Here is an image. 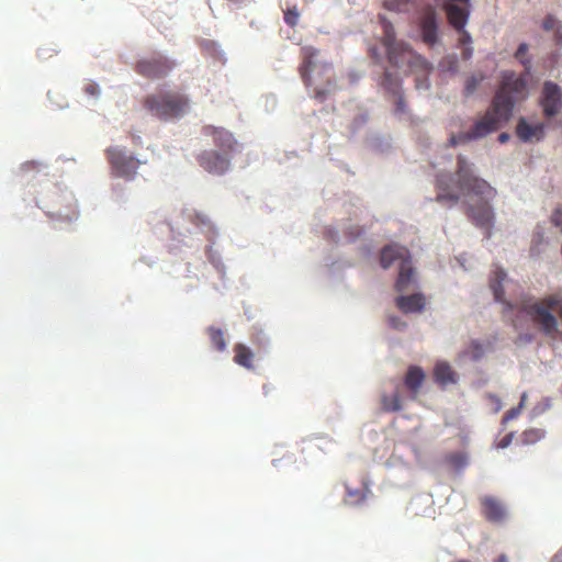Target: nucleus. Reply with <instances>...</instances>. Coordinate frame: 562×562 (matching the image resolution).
Returning a JSON list of instances; mask_svg holds the SVG:
<instances>
[{"label":"nucleus","mask_w":562,"mask_h":562,"mask_svg":"<svg viewBox=\"0 0 562 562\" xmlns=\"http://www.w3.org/2000/svg\"><path fill=\"white\" fill-rule=\"evenodd\" d=\"M509 137H510V136H509V134H507V133H501V134L498 135V142H499V143H502V144H504V143H506V142L509 139Z\"/></svg>","instance_id":"e433bc0d"},{"label":"nucleus","mask_w":562,"mask_h":562,"mask_svg":"<svg viewBox=\"0 0 562 562\" xmlns=\"http://www.w3.org/2000/svg\"><path fill=\"white\" fill-rule=\"evenodd\" d=\"M284 4H285V8L282 9L284 22L289 26L294 27L297 25V22L300 19L299 8L295 3V0H285Z\"/></svg>","instance_id":"412c9836"},{"label":"nucleus","mask_w":562,"mask_h":562,"mask_svg":"<svg viewBox=\"0 0 562 562\" xmlns=\"http://www.w3.org/2000/svg\"><path fill=\"white\" fill-rule=\"evenodd\" d=\"M40 167H41V164H37L35 161H26L21 166V170L23 172H30L33 170H38Z\"/></svg>","instance_id":"473e14b6"},{"label":"nucleus","mask_w":562,"mask_h":562,"mask_svg":"<svg viewBox=\"0 0 562 562\" xmlns=\"http://www.w3.org/2000/svg\"><path fill=\"white\" fill-rule=\"evenodd\" d=\"M370 54H371L372 58L375 59V61H380V56H379V53H378L376 48H371L370 49Z\"/></svg>","instance_id":"4c0bfd02"},{"label":"nucleus","mask_w":562,"mask_h":562,"mask_svg":"<svg viewBox=\"0 0 562 562\" xmlns=\"http://www.w3.org/2000/svg\"><path fill=\"white\" fill-rule=\"evenodd\" d=\"M199 165L209 173L223 175L231 166V157L216 150H204L198 156Z\"/></svg>","instance_id":"9d476101"},{"label":"nucleus","mask_w":562,"mask_h":562,"mask_svg":"<svg viewBox=\"0 0 562 562\" xmlns=\"http://www.w3.org/2000/svg\"><path fill=\"white\" fill-rule=\"evenodd\" d=\"M527 50V44L521 43L516 52V57L520 60L522 65H525V53Z\"/></svg>","instance_id":"72a5a7b5"},{"label":"nucleus","mask_w":562,"mask_h":562,"mask_svg":"<svg viewBox=\"0 0 562 562\" xmlns=\"http://www.w3.org/2000/svg\"><path fill=\"white\" fill-rule=\"evenodd\" d=\"M419 27L424 43L432 46L438 41V23L436 11L432 7H426L419 18Z\"/></svg>","instance_id":"f8f14e48"},{"label":"nucleus","mask_w":562,"mask_h":562,"mask_svg":"<svg viewBox=\"0 0 562 562\" xmlns=\"http://www.w3.org/2000/svg\"><path fill=\"white\" fill-rule=\"evenodd\" d=\"M469 0H443L442 7L447 12L449 23L460 33V43L469 44L470 34L464 30L469 18Z\"/></svg>","instance_id":"6e6552de"},{"label":"nucleus","mask_w":562,"mask_h":562,"mask_svg":"<svg viewBox=\"0 0 562 562\" xmlns=\"http://www.w3.org/2000/svg\"><path fill=\"white\" fill-rule=\"evenodd\" d=\"M362 234V228L358 225H350L345 232L348 241H355Z\"/></svg>","instance_id":"bb28decb"},{"label":"nucleus","mask_w":562,"mask_h":562,"mask_svg":"<svg viewBox=\"0 0 562 562\" xmlns=\"http://www.w3.org/2000/svg\"><path fill=\"white\" fill-rule=\"evenodd\" d=\"M234 361L240 367H244L248 370L254 368L252 360H254V352L250 350L249 347H247L244 344H236L234 346Z\"/></svg>","instance_id":"a211bd4d"},{"label":"nucleus","mask_w":562,"mask_h":562,"mask_svg":"<svg viewBox=\"0 0 562 562\" xmlns=\"http://www.w3.org/2000/svg\"><path fill=\"white\" fill-rule=\"evenodd\" d=\"M319 74L324 78L325 85L315 87L313 98L319 102H324L336 91L337 86L334 78L333 68L329 65H323L321 67Z\"/></svg>","instance_id":"4468645a"},{"label":"nucleus","mask_w":562,"mask_h":562,"mask_svg":"<svg viewBox=\"0 0 562 562\" xmlns=\"http://www.w3.org/2000/svg\"><path fill=\"white\" fill-rule=\"evenodd\" d=\"M471 55H472V49H471V48H465V49L463 50V57H464L465 59L470 58V57H471Z\"/></svg>","instance_id":"58836bf2"},{"label":"nucleus","mask_w":562,"mask_h":562,"mask_svg":"<svg viewBox=\"0 0 562 562\" xmlns=\"http://www.w3.org/2000/svg\"><path fill=\"white\" fill-rule=\"evenodd\" d=\"M106 158L115 176L131 180L136 175L139 161L119 147L106 149Z\"/></svg>","instance_id":"1a4fd4ad"},{"label":"nucleus","mask_w":562,"mask_h":562,"mask_svg":"<svg viewBox=\"0 0 562 562\" xmlns=\"http://www.w3.org/2000/svg\"><path fill=\"white\" fill-rule=\"evenodd\" d=\"M445 462L454 471H461L469 464V457L463 451L450 452L445 457Z\"/></svg>","instance_id":"aec40b11"},{"label":"nucleus","mask_w":562,"mask_h":562,"mask_svg":"<svg viewBox=\"0 0 562 562\" xmlns=\"http://www.w3.org/2000/svg\"><path fill=\"white\" fill-rule=\"evenodd\" d=\"M527 85L524 76L517 77L512 71H505L502 76V85L497 90L491 109L477 121L471 131L453 135L450 138L451 145L456 146L472 139H477L496 131L502 122L508 121L517 99Z\"/></svg>","instance_id":"f03ea898"},{"label":"nucleus","mask_w":562,"mask_h":562,"mask_svg":"<svg viewBox=\"0 0 562 562\" xmlns=\"http://www.w3.org/2000/svg\"><path fill=\"white\" fill-rule=\"evenodd\" d=\"M383 30L382 44L386 49L389 63L409 71L427 70V60L418 55L408 44L396 40L393 24L384 15H379Z\"/></svg>","instance_id":"7ed1b4c3"},{"label":"nucleus","mask_w":562,"mask_h":562,"mask_svg":"<svg viewBox=\"0 0 562 562\" xmlns=\"http://www.w3.org/2000/svg\"><path fill=\"white\" fill-rule=\"evenodd\" d=\"M483 353V347L479 341H472L467 350V355H469L473 360L480 359Z\"/></svg>","instance_id":"a878e982"},{"label":"nucleus","mask_w":562,"mask_h":562,"mask_svg":"<svg viewBox=\"0 0 562 562\" xmlns=\"http://www.w3.org/2000/svg\"><path fill=\"white\" fill-rule=\"evenodd\" d=\"M435 187V200L440 204L452 206L460 201L461 195L464 196L467 217L484 232L486 238L491 237L495 224V212L491 202L497 195V191L473 172L463 156H458L456 173L438 175Z\"/></svg>","instance_id":"f257e3e1"},{"label":"nucleus","mask_w":562,"mask_h":562,"mask_svg":"<svg viewBox=\"0 0 562 562\" xmlns=\"http://www.w3.org/2000/svg\"><path fill=\"white\" fill-rule=\"evenodd\" d=\"M394 97V102H395V112L397 114H403V113H406V104H405V100H404V97H403V93H398V94H395L393 95Z\"/></svg>","instance_id":"7c9ffc66"},{"label":"nucleus","mask_w":562,"mask_h":562,"mask_svg":"<svg viewBox=\"0 0 562 562\" xmlns=\"http://www.w3.org/2000/svg\"><path fill=\"white\" fill-rule=\"evenodd\" d=\"M423 72L422 76H417L416 78V88L417 89H428L429 88V80H428V72H429V64L427 63V70H419Z\"/></svg>","instance_id":"cd10ccee"},{"label":"nucleus","mask_w":562,"mask_h":562,"mask_svg":"<svg viewBox=\"0 0 562 562\" xmlns=\"http://www.w3.org/2000/svg\"><path fill=\"white\" fill-rule=\"evenodd\" d=\"M488 286L493 292L495 301L504 304V317L510 321L515 328L522 327L527 318V303L525 299H521L519 302L505 299L504 286L512 290L516 288V284L507 278L506 272L497 265L493 266Z\"/></svg>","instance_id":"39448f33"},{"label":"nucleus","mask_w":562,"mask_h":562,"mask_svg":"<svg viewBox=\"0 0 562 562\" xmlns=\"http://www.w3.org/2000/svg\"><path fill=\"white\" fill-rule=\"evenodd\" d=\"M318 55L319 50L313 46H304L301 48L302 63L299 72L306 86L312 85L311 72L315 68V59Z\"/></svg>","instance_id":"ddd939ff"},{"label":"nucleus","mask_w":562,"mask_h":562,"mask_svg":"<svg viewBox=\"0 0 562 562\" xmlns=\"http://www.w3.org/2000/svg\"><path fill=\"white\" fill-rule=\"evenodd\" d=\"M396 306L405 314L422 312L425 307V297L420 293L401 295L396 297Z\"/></svg>","instance_id":"dca6fc26"},{"label":"nucleus","mask_w":562,"mask_h":562,"mask_svg":"<svg viewBox=\"0 0 562 562\" xmlns=\"http://www.w3.org/2000/svg\"><path fill=\"white\" fill-rule=\"evenodd\" d=\"M207 334H209L211 344L217 351H224L226 349V340H225L224 333L222 329L216 328L214 326H210L207 328Z\"/></svg>","instance_id":"5701e85b"},{"label":"nucleus","mask_w":562,"mask_h":562,"mask_svg":"<svg viewBox=\"0 0 562 562\" xmlns=\"http://www.w3.org/2000/svg\"><path fill=\"white\" fill-rule=\"evenodd\" d=\"M409 0H391L386 2V7L390 10L402 11V5L406 4Z\"/></svg>","instance_id":"2f4dec72"},{"label":"nucleus","mask_w":562,"mask_h":562,"mask_svg":"<svg viewBox=\"0 0 562 562\" xmlns=\"http://www.w3.org/2000/svg\"><path fill=\"white\" fill-rule=\"evenodd\" d=\"M381 407L384 412H398L403 408L402 397L396 390L392 395L383 394L381 396Z\"/></svg>","instance_id":"6ab92c4d"},{"label":"nucleus","mask_w":562,"mask_h":562,"mask_svg":"<svg viewBox=\"0 0 562 562\" xmlns=\"http://www.w3.org/2000/svg\"><path fill=\"white\" fill-rule=\"evenodd\" d=\"M203 134L213 138L214 145L223 151V155L229 156L238 149V143L233 134L223 127L205 125Z\"/></svg>","instance_id":"9b49d317"},{"label":"nucleus","mask_w":562,"mask_h":562,"mask_svg":"<svg viewBox=\"0 0 562 562\" xmlns=\"http://www.w3.org/2000/svg\"><path fill=\"white\" fill-rule=\"evenodd\" d=\"M382 87L392 95L398 94L402 92L401 80L397 76L392 75L390 71H385L383 74Z\"/></svg>","instance_id":"4be33fe9"},{"label":"nucleus","mask_w":562,"mask_h":562,"mask_svg":"<svg viewBox=\"0 0 562 562\" xmlns=\"http://www.w3.org/2000/svg\"><path fill=\"white\" fill-rule=\"evenodd\" d=\"M512 439H513V434H507L499 442H498V448H506L509 446V443L512 442Z\"/></svg>","instance_id":"c9c22d12"},{"label":"nucleus","mask_w":562,"mask_h":562,"mask_svg":"<svg viewBox=\"0 0 562 562\" xmlns=\"http://www.w3.org/2000/svg\"><path fill=\"white\" fill-rule=\"evenodd\" d=\"M83 91L87 95L98 98L100 95V88L94 81H88L83 86Z\"/></svg>","instance_id":"c85d7f7f"},{"label":"nucleus","mask_w":562,"mask_h":562,"mask_svg":"<svg viewBox=\"0 0 562 562\" xmlns=\"http://www.w3.org/2000/svg\"><path fill=\"white\" fill-rule=\"evenodd\" d=\"M434 379L441 387L457 383V373L446 361L437 362L434 368Z\"/></svg>","instance_id":"f3484780"},{"label":"nucleus","mask_w":562,"mask_h":562,"mask_svg":"<svg viewBox=\"0 0 562 562\" xmlns=\"http://www.w3.org/2000/svg\"><path fill=\"white\" fill-rule=\"evenodd\" d=\"M516 133L520 140L527 142V119L521 117L519 120Z\"/></svg>","instance_id":"c756f323"},{"label":"nucleus","mask_w":562,"mask_h":562,"mask_svg":"<svg viewBox=\"0 0 562 562\" xmlns=\"http://www.w3.org/2000/svg\"><path fill=\"white\" fill-rule=\"evenodd\" d=\"M400 260V272L395 283L398 292H404L415 285V271L412 267V260L407 248L392 244L385 246L381 250L380 263L384 269L391 267L395 261Z\"/></svg>","instance_id":"423d86ee"},{"label":"nucleus","mask_w":562,"mask_h":562,"mask_svg":"<svg viewBox=\"0 0 562 562\" xmlns=\"http://www.w3.org/2000/svg\"><path fill=\"white\" fill-rule=\"evenodd\" d=\"M390 324L392 327H394L395 329H402L406 326L405 323H402L398 318L396 317H390Z\"/></svg>","instance_id":"f704fd0d"},{"label":"nucleus","mask_w":562,"mask_h":562,"mask_svg":"<svg viewBox=\"0 0 562 562\" xmlns=\"http://www.w3.org/2000/svg\"><path fill=\"white\" fill-rule=\"evenodd\" d=\"M527 395L526 393L521 394L520 403L517 407H514L509 409L503 417V424L508 423L509 420L516 418L521 413V407L524 405V402L526 400Z\"/></svg>","instance_id":"393cba45"},{"label":"nucleus","mask_w":562,"mask_h":562,"mask_svg":"<svg viewBox=\"0 0 562 562\" xmlns=\"http://www.w3.org/2000/svg\"><path fill=\"white\" fill-rule=\"evenodd\" d=\"M143 108L162 122L179 120L190 110V99L177 90H160L149 93L142 101Z\"/></svg>","instance_id":"20e7f679"},{"label":"nucleus","mask_w":562,"mask_h":562,"mask_svg":"<svg viewBox=\"0 0 562 562\" xmlns=\"http://www.w3.org/2000/svg\"><path fill=\"white\" fill-rule=\"evenodd\" d=\"M483 80H484L483 75H477V76L473 75V76L469 77L464 83V91H463L464 95L470 97L471 94H473Z\"/></svg>","instance_id":"b1692460"},{"label":"nucleus","mask_w":562,"mask_h":562,"mask_svg":"<svg viewBox=\"0 0 562 562\" xmlns=\"http://www.w3.org/2000/svg\"><path fill=\"white\" fill-rule=\"evenodd\" d=\"M176 66V63L164 55H153L140 58L135 65V71L147 79L165 78Z\"/></svg>","instance_id":"0eeeda50"},{"label":"nucleus","mask_w":562,"mask_h":562,"mask_svg":"<svg viewBox=\"0 0 562 562\" xmlns=\"http://www.w3.org/2000/svg\"><path fill=\"white\" fill-rule=\"evenodd\" d=\"M426 380L424 370L418 366H409L405 376L404 385L411 393V398L416 400Z\"/></svg>","instance_id":"2eb2a0df"}]
</instances>
